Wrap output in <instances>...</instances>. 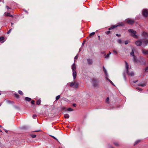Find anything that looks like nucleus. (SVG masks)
I'll list each match as a JSON object with an SVG mask.
<instances>
[{"label":"nucleus","mask_w":148,"mask_h":148,"mask_svg":"<svg viewBox=\"0 0 148 148\" xmlns=\"http://www.w3.org/2000/svg\"><path fill=\"white\" fill-rule=\"evenodd\" d=\"M142 36L144 37L146 39L147 37H148V34L145 32H143L142 34Z\"/></svg>","instance_id":"obj_8"},{"label":"nucleus","mask_w":148,"mask_h":148,"mask_svg":"<svg viewBox=\"0 0 148 148\" xmlns=\"http://www.w3.org/2000/svg\"><path fill=\"white\" fill-rule=\"evenodd\" d=\"M129 32L130 33V35L135 38H137L138 36L136 34V31L134 30L133 29H129L128 30Z\"/></svg>","instance_id":"obj_3"},{"label":"nucleus","mask_w":148,"mask_h":148,"mask_svg":"<svg viewBox=\"0 0 148 148\" xmlns=\"http://www.w3.org/2000/svg\"><path fill=\"white\" fill-rule=\"evenodd\" d=\"M117 26H118V25H116V26L113 25V26H112L111 27L109 28L108 29L109 30H111V29H114V28L117 27Z\"/></svg>","instance_id":"obj_21"},{"label":"nucleus","mask_w":148,"mask_h":148,"mask_svg":"<svg viewBox=\"0 0 148 148\" xmlns=\"http://www.w3.org/2000/svg\"><path fill=\"white\" fill-rule=\"evenodd\" d=\"M15 96L17 98H18V97H19L18 95L17 94H15Z\"/></svg>","instance_id":"obj_34"},{"label":"nucleus","mask_w":148,"mask_h":148,"mask_svg":"<svg viewBox=\"0 0 148 148\" xmlns=\"http://www.w3.org/2000/svg\"><path fill=\"white\" fill-rule=\"evenodd\" d=\"M83 45V43H82V45Z\"/></svg>","instance_id":"obj_55"},{"label":"nucleus","mask_w":148,"mask_h":148,"mask_svg":"<svg viewBox=\"0 0 148 148\" xmlns=\"http://www.w3.org/2000/svg\"><path fill=\"white\" fill-rule=\"evenodd\" d=\"M66 109H66V108L65 107H63L62 108L63 110H66Z\"/></svg>","instance_id":"obj_46"},{"label":"nucleus","mask_w":148,"mask_h":148,"mask_svg":"<svg viewBox=\"0 0 148 148\" xmlns=\"http://www.w3.org/2000/svg\"><path fill=\"white\" fill-rule=\"evenodd\" d=\"M4 39V38L3 37H0V42H3L4 41H3Z\"/></svg>","instance_id":"obj_20"},{"label":"nucleus","mask_w":148,"mask_h":148,"mask_svg":"<svg viewBox=\"0 0 148 148\" xmlns=\"http://www.w3.org/2000/svg\"><path fill=\"white\" fill-rule=\"evenodd\" d=\"M76 104L75 103H74L73 104V106L74 107H75L76 106Z\"/></svg>","instance_id":"obj_49"},{"label":"nucleus","mask_w":148,"mask_h":148,"mask_svg":"<svg viewBox=\"0 0 148 148\" xmlns=\"http://www.w3.org/2000/svg\"><path fill=\"white\" fill-rule=\"evenodd\" d=\"M142 53L144 55H148V49L147 50H146L145 49L142 50Z\"/></svg>","instance_id":"obj_9"},{"label":"nucleus","mask_w":148,"mask_h":148,"mask_svg":"<svg viewBox=\"0 0 148 148\" xmlns=\"http://www.w3.org/2000/svg\"><path fill=\"white\" fill-rule=\"evenodd\" d=\"M31 136L33 138H35L36 137V135H32Z\"/></svg>","instance_id":"obj_33"},{"label":"nucleus","mask_w":148,"mask_h":148,"mask_svg":"<svg viewBox=\"0 0 148 148\" xmlns=\"http://www.w3.org/2000/svg\"><path fill=\"white\" fill-rule=\"evenodd\" d=\"M114 144L116 145V146H118L119 145H118V143H114Z\"/></svg>","instance_id":"obj_44"},{"label":"nucleus","mask_w":148,"mask_h":148,"mask_svg":"<svg viewBox=\"0 0 148 148\" xmlns=\"http://www.w3.org/2000/svg\"><path fill=\"white\" fill-rule=\"evenodd\" d=\"M6 7L8 9H10V8L8 6H6Z\"/></svg>","instance_id":"obj_50"},{"label":"nucleus","mask_w":148,"mask_h":148,"mask_svg":"<svg viewBox=\"0 0 148 148\" xmlns=\"http://www.w3.org/2000/svg\"><path fill=\"white\" fill-rule=\"evenodd\" d=\"M143 14L145 16H148V12L147 10H144L143 12Z\"/></svg>","instance_id":"obj_7"},{"label":"nucleus","mask_w":148,"mask_h":148,"mask_svg":"<svg viewBox=\"0 0 148 148\" xmlns=\"http://www.w3.org/2000/svg\"><path fill=\"white\" fill-rule=\"evenodd\" d=\"M95 34V32H93L91 33L90 34V36H92L94 35Z\"/></svg>","instance_id":"obj_31"},{"label":"nucleus","mask_w":148,"mask_h":148,"mask_svg":"<svg viewBox=\"0 0 148 148\" xmlns=\"http://www.w3.org/2000/svg\"><path fill=\"white\" fill-rule=\"evenodd\" d=\"M143 58L142 57H140V59L141 60H143Z\"/></svg>","instance_id":"obj_48"},{"label":"nucleus","mask_w":148,"mask_h":148,"mask_svg":"<svg viewBox=\"0 0 148 148\" xmlns=\"http://www.w3.org/2000/svg\"><path fill=\"white\" fill-rule=\"evenodd\" d=\"M73 78L74 79H75L77 76V73L75 71H73Z\"/></svg>","instance_id":"obj_11"},{"label":"nucleus","mask_w":148,"mask_h":148,"mask_svg":"<svg viewBox=\"0 0 148 148\" xmlns=\"http://www.w3.org/2000/svg\"><path fill=\"white\" fill-rule=\"evenodd\" d=\"M87 60L88 64H89L90 65V64H92V59H87Z\"/></svg>","instance_id":"obj_13"},{"label":"nucleus","mask_w":148,"mask_h":148,"mask_svg":"<svg viewBox=\"0 0 148 148\" xmlns=\"http://www.w3.org/2000/svg\"><path fill=\"white\" fill-rule=\"evenodd\" d=\"M125 67L126 68V72L129 76H133L134 75V73L133 72H128L129 66L127 62H125Z\"/></svg>","instance_id":"obj_2"},{"label":"nucleus","mask_w":148,"mask_h":148,"mask_svg":"<svg viewBox=\"0 0 148 148\" xmlns=\"http://www.w3.org/2000/svg\"><path fill=\"white\" fill-rule=\"evenodd\" d=\"M1 94V93H0V95Z\"/></svg>","instance_id":"obj_60"},{"label":"nucleus","mask_w":148,"mask_h":148,"mask_svg":"<svg viewBox=\"0 0 148 148\" xmlns=\"http://www.w3.org/2000/svg\"><path fill=\"white\" fill-rule=\"evenodd\" d=\"M51 136V137H52L54 139H56V140L57 141H58V140L54 136Z\"/></svg>","instance_id":"obj_35"},{"label":"nucleus","mask_w":148,"mask_h":148,"mask_svg":"<svg viewBox=\"0 0 148 148\" xmlns=\"http://www.w3.org/2000/svg\"><path fill=\"white\" fill-rule=\"evenodd\" d=\"M5 131L6 132H7V133L8 132V131H7V130H5Z\"/></svg>","instance_id":"obj_51"},{"label":"nucleus","mask_w":148,"mask_h":148,"mask_svg":"<svg viewBox=\"0 0 148 148\" xmlns=\"http://www.w3.org/2000/svg\"><path fill=\"white\" fill-rule=\"evenodd\" d=\"M110 82L113 85L115 86L114 84L111 81H110Z\"/></svg>","instance_id":"obj_45"},{"label":"nucleus","mask_w":148,"mask_h":148,"mask_svg":"<svg viewBox=\"0 0 148 148\" xmlns=\"http://www.w3.org/2000/svg\"><path fill=\"white\" fill-rule=\"evenodd\" d=\"M36 116V115H34L33 116V118L34 119H35V117Z\"/></svg>","instance_id":"obj_41"},{"label":"nucleus","mask_w":148,"mask_h":148,"mask_svg":"<svg viewBox=\"0 0 148 148\" xmlns=\"http://www.w3.org/2000/svg\"><path fill=\"white\" fill-rule=\"evenodd\" d=\"M11 30H12V29H10V30L8 31V32H7V33L8 34H9V33L10 32H11Z\"/></svg>","instance_id":"obj_38"},{"label":"nucleus","mask_w":148,"mask_h":148,"mask_svg":"<svg viewBox=\"0 0 148 148\" xmlns=\"http://www.w3.org/2000/svg\"><path fill=\"white\" fill-rule=\"evenodd\" d=\"M1 130H0V132H1Z\"/></svg>","instance_id":"obj_62"},{"label":"nucleus","mask_w":148,"mask_h":148,"mask_svg":"<svg viewBox=\"0 0 148 148\" xmlns=\"http://www.w3.org/2000/svg\"><path fill=\"white\" fill-rule=\"evenodd\" d=\"M41 102V100L40 99H38L37 101L36 104L37 105L40 104Z\"/></svg>","instance_id":"obj_22"},{"label":"nucleus","mask_w":148,"mask_h":148,"mask_svg":"<svg viewBox=\"0 0 148 148\" xmlns=\"http://www.w3.org/2000/svg\"><path fill=\"white\" fill-rule=\"evenodd\" d=\"M75 87L76 88H77L79 86V83L75 81Z\"/></svg>","instance_id":"obj_18"},{"label":"nucleus","mask_w":148,"mask_h":148,"mask_svg":"<svg viewBox=\"0 0 148 148\" xmlns=\"http://www.w3.org/2000/svg\"><path fill=\"white\" fill-rule=\"evenodd\" d=\"M140 140H136L135 143H134V145H136L137 144H138L139 142L140 141Z\"/></svg>","instance_id":"obj_25"},{"label":"nucleus","mask_w":148,"mask_h":148,"mask_svg":"<svg viewBox=\"0 0 148 148\" xmlns=\"http://www.w3.org/2000/svg\"><path fill=\"white\" fill-rule=\"evenodd\" d=\"M34 103H35V101H34V100L32 101L31 102V103L32 104H34Z\"/></svg>","instance_id":"obj_39"},{"label":"nucleus","mask_w":148,"mask_h":148,"mask_svg":"<svg viewBox=\"0 0 148 148\" xmlns=\"http://www.w3.org/2000/svg\"><path fill=\"white\" fill-rule=\"evenodd\" d=\"M145 72H148V66L146 67L145 69Z\"/></svg>","instance_id":"obj_30"},{"label":"nucleus","mask_w":148,"mask_h":148,"mask_svg":"<svg viewBox=\"0 0 148 148\" xmlns=\"http://www.w3.org/2000/svg\"><path fill=\"white\" fill-rule=\"evenodd\" d=\"M13 23H11V25H13Z\"/></svg>","instance_id":"obj_53"},{"label":"nucleus","mask_w":148,"mask_h":148,"mask_svg":"<svg viewBox=\"0 0 148 148\" xmlns=\"http://www.w3.org/2000/svg\"><path fill=\"white\" fill-rule=\"evenodd\" d=\"M131 56H132L133 57V61L134 62H136L137 63H138L140 62V60H138V59H137L135 56L134 54V52L133 50H132L131 52L130 53Z\"/></svg>","instance_id":"obj_4"},{"label":"nucleus","mask_w":148,"mask_h":148,"mask_svg":"<svg viewBox=\"0 0 148 148\" xmlns=\"http://www.w3.org/2000/svg\"><path fill=\"white\" fill-rule=\"evenodd\" d=\"M25 99L27 101H29L31 100V99L29 97H26L25 98Z\"/></svg>","instance_id":"obj_23"},{"label":"nucleus","mask_w":148,"mask_h":148,"mask_svg":"<svg viewBox=\"0 0 148 148\" xmlns=\"http://www.w3.org/2000/svg\"><path fill=\"white\" fill-rule=\"evenodd\" d=\"M137 81H136L134 82V83H136V82H137Z\"/></svg>","instance_id":"obj_52"},{"label":"nucleus","mask_w":148,"mask_h":148,"mask_svg":"<svg viewBox=\"0 0 148 148\" xmlns=\"http://www.w3.org/2000/svg\"><path fill=\"white\" fill-rule=\"evenodd\" d=\"M92 85L93 86L96 87L98 85V82L93 79L92 80Z\"/></svg>","instance_id":"obj_6"},{"label":"nucleus","mask_w":148,"mask_h":148,"mask_svg":"<svg viewBox=\"0 0 148 148\" xmlns=\"http://www.w3.org/2000/svg\"><path fill=\"white\" fill-rule=\"evenodd\" d=\"M110 31H108L107 32H106V34H110Z\"/></svg>","instance_id":"obj_36"},{"label":"nucleus","mask_w":148,"mask_h":148,"mask_svg":"<svg viewBox=\"0 0 148 148\" xmlns=\"http://www.w3.org/2000/svg\"><path fill=\"white\" fill-rule=\"evenodd\" d=\"M85 42V41L84 40V43Z\"/></svg>","instance_id":"obj_58"},{"label":"nucleus","mask_w":148,"mask_h":148,"mask_svg":"<svg viewBox=\"0 0 148 148\" xmlns=\"http://www.w3.org/2000/svg\"><path fill=\"white\" fill-rule=\"evenodd\" d=\"M71 69H72V71H75L76 67V65L75 64V63H74L71 66Z\"/></svg>","instance_id":"obj_10"},{"label":"nucleus","mask_w":148,"mask_h":148,"mask_svg":"<svg viewBox=\"0 0 148 148\" xmlns=\"http://www.w3.org/2000/svg\"><path fill=\"white\" fill-rule=\"evenodd\" d=\"M113 51L114 52V53H115V54H117V52H116V51H115V50H114V51Z\"/></svg>","instance_id":"obj_47"},{"label":"nucleus","mask_w":148,"mask_h":148,"mask_svg":"<svg viewBox=\"0 0 148 148\" xmlns=\"http://www.w3.org/2000/svg\"><path fill=\"white\" fill-rule=\"evenodd\" d=\"M0 127H1V125H0Z\"/></svg>","instance_id":"obj_56"},{"label":"nucleus","mask_w":148,"mask_h":148,"mask_svg":"<svg viewBox=\"0 0 148 148\" xmlns=\"http://www.w3.org/2000/svg\"><path fill=\"white\" fill-rule=\"evenodd\" d=\"M64 117L65 118L68 119L69 117V115L68 114H65L64 115Z\"/></svg>","instance_id":"obj_19"},{"label":"nucleus","mask_w":148,"mask_h":148,"mask_svg":"<svg viewBox=\"0 0 148 148\" xmlns=\"http://www.w3.org/2000/svg\"><path fill=\"white\" fill-rule=\"evenodd\" d=\"M101 54H103L104 56H105L106 55L105 51H103L101 52Z\"/></svg>","instance_id":"obj_32"},{"label":"nucleus","mask_w":148,"mask_h":148,"mask_svg":"<svg viewBox=\"0 0 148 148\" xmlns=\"http://www.w3.org/2000/svg\"><path fill=\"white\" fill-rule=\"evenodd\" d=\"M118 42L120 44H121L122 42V41L121 39H119L118 40Z\"/></svg>","instance_id":"obj_29"},{"label":"nucleus","mask_w":148,"mask_h":148,"mask_svg":"<svg viewBox=\"0 0 148 148\" xmlns=\"http://www.w3.org/2000/svg\"><path fill=\"white\" fill-rule=\"evenodd\" d=\"M109 98L108 97H107V99H106V101L107 102V103H108L109 102Z\"/></svg>","instance_id":"obj_37"},{"label":"nucleus","mask_w":148,"mask_h":148,"mask_svg":"<svg viewBox=\"0 0 148 148\" xmlns=\"http://www.w3.org/2000/svg\"><path fill=\"white\" fill-rule=\"evenodd\" d=\"M75 81H74V82H71L70 83L69 86L71 87H73V86H74L75 85Z\"/></svg>","instance_id":"obj_17"},{"label":"nucleus","mask_w":148,"mask_h":148,"mask_svg":"<svg viewBox=\"0 0 148 148\" xmlns=\"http://www.w3.org/2000/svg\"><path fill=\"white\" fill-rule=\"evenodd\" d=\"M110 148H113L112 147H111Z\"/></svg>","instance_id":"obj_54"},{"label":"nucleus","mask_w":148,"mask_h":148,"mask_svg":"<svg viewBox=\"0 0 148 148\" xmlns=\"http://www.w3.org/2000/svg\"><path fill=\"white\" fill-rule=\"evenodd\" d=\"M78 58V55H77V56H76L74 58V59L75 60V59H77Z\"/></svg>","instance_id":"obj_40"},{"label":"nucleus","mask_w":148,"mask_h":148,"mask_svg":"<svg viewBox=\"0 0 148 148\" xmlns=\"http://www.w3.org/2000/svg\"><path fill=\"white\" fill-rule=\"evenodd\" d=\"M116 35L117 36H119V37H120L121 36V35L120 34H116Z\"/></svg>","instance_id":"obj_43"},{"label":"nucleus","mask_w":148,"mask_h":148,"mask_svg":"<svg viewBox=\"0 0 148 148\" xmlns=\"http://www.w3.org/2000/svg\"><path fill=\"white\" fill-rule=\"evenodd\" d=\"M135 44L137 46H140L142 45L145 47L148 44V39L137 40L135 42Z\"/></svg>","instance_id":"obj_1"},{"label":"nucleus","mask_w":148,"mask_h":148,"mask_svg":"<svg viewBox=\"0 0 148 148\" xmlns=\"http://www.w3.org/2000/svg\"><path fill=\"white\" fill-rule=\"evenodd\" d=\"M146 85V83H144V84H140L139 85V86H142V87L145 86Z\"/></svg>","instance_id":"obj_24"},{"label":"nucleus","mask_w":148,"mask_h":148,"mask_svg":"<svg viewBox=\"0 0 148 148\" xmlns=\"http://www.w3.org/2000/svg\"><path fill=\"white\" fill-rule=\"evenodd\" d=\"M103 71H104L105 73V74L106 76V79L110 82L111 81L108 78V75L107 72L106 70V69L104 66L103 67Z\"/></svg>","instance_id":"obj_5"},{"label":"nucleus","mask_w":148,"mask_h":148,"mask_svg":"<svg viewBox=\"0 0 148 148\" xmlns=\"http://www.w3.org/2000/svg\"><path fill=\"white\" fill-rule=\"evenodd\" d=\"M35 132H38V131H35Z\"/></svg>","instance_id":"obj_57"},{"label":"nucleus","mask_w":148,"mask_h":148,"mask_svg":"<svg viewBox=\"0 0 148 148\" xmlns=\"http://www.w3.org/2000/svg\"><path fill=\"white\" fill-rule=\"evenodd\" d=\"M18 93L21 95H22L23 94V92L21 90H18Z\"/></svg>","instance_id":"obj_26"},{"label":"nucleus","mask_w":148,"mask_h":148,"mask_svg":"<svg viewBox=\"0 0 148 148\" xmlns=\"http://www.w3.org/2000/svg\"><path fill=\"white\" fill-rule=\"evenodd\" d=\"M125 44L127 45L128 44V42L127 41H125Z\"/></svg>","instance_id":"obj_42"},{"label":"nucleus","mask_w":148,"mask_h":148,"mask_svg":"<svg viewBox=\"0 0 148 148\" xmlns=\"http://www.w3.org/2000/svg\"><path fill=\"white\" fill-rule=\"evenodd\" d=\"M136 89L140 91H142V89L141 88H139V87H137L136 88Z\"/></svg>","instance_id":"obj_27"},{"label":"nucleus","mask_w":148,"mask_h":148,"mask_svg":"<svg viewBox=\"0 0 148 148\" xmlns=\"http://www.w3.org/2000/svg\"><path fill=\"white\" fill-rule=\"evenodd\" d=\"M60 98V95H58L56 96V100H58V99H59Z\"/></svg>","instance_id":"obj_28"},{"label":"nucleus","mask_w":148,"mask_h":148,"mask_svg":"<svg viewBox=\"0 0 148 148\" xmlns=\"http://www.w3.org/2000/svg\"><path fill=\"white\" fill-rule=\"evenodd\" d=\"M73 109L71 108H67L66 110H65V112L67 111H69V112H71L73 111Z\"/></svg>","instance_id":"obj_16"},{"label":"nucleus","mask_w":148,"mask_h":148,"mask_svg":"<svg viewBox=\"0 0 148 148\" xmlns=\"http://www.w3.org/2000/svg\"><path fill=\"white\" fill-rule=\"evenodd\" d=\"M5 15L6 16H9L10 17H12V16L10 15V14L8 12H5L4 13Z\"/></svg>","instance_id":"obj_14"},{"label":"nucleus","mask_w":148,"mask_h":148,"mask_svg":"<svg viewBox=\"0 0 148 148\" xmlns=\"http://www.w3.org/2000/svg\"><path fill=\"white\" fill-rule=\"evenodd\" d=\"M2 0H1V1H2Z\"/></svg>","instance_id":"obj_61"},{"label":"nucleus","mask_w":148,"mask_h":148,"mask_svg":"<svg viewBox=\"0 0 148 148\" xmlns=\"http://www.w3.org/2000/svg\"><path fill=\"white\" fill-rule=\"evenodd\" d=\"M127 23L130 24H132L134 22V21L132 19H128L127 20Z\"/></svg>","instance_id":"obj_12"},{"label":"nucleus","mask_w":148,"mask_h":148,"mask_svg":"<svg viewBox=\"0 0 148 148\" xmlns=\"http://www.w3.org/2000/svg\"><path fill=\"white\" fill-rule=\"evenodd\" d=\"M25 12H27V11H25Z\"/></svg>","instance_id":"obj_59"},{"label":"nucleus","mask_w":148,"mask_h":148,"mask_svg":"<svg viewBox=\"0 0 148 148\" xmlns=\"http://www.w3.org/2000/svg\"><path fill=\"white\" fill-rule=\"evenodd\" d=\"M111 54V53L110 52H109L108 54L105 57V59H107L109 58L110 55Z\"/></svg>","instance_id":"obj_15"}]
</instances>
